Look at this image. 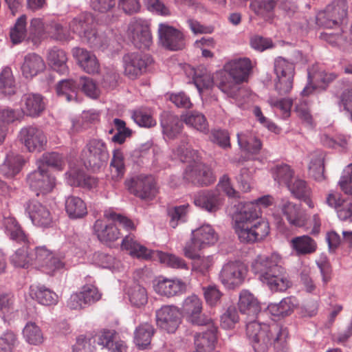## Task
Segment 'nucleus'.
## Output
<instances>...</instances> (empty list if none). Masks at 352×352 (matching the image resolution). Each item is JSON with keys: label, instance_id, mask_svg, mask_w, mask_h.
<instances>
[{"label": "nucleus", "instance_id": "1", "mask_svg": "<svg viewBox=\"0 0 352 352\" xmlns=\"http://www.w3.org/2000/svg\"><path fill=\"white\" fill-rule=\"evenodd\" d=\"M245 333L254 352H267L271 346L274 352L287 351L288 331L277 324L270 325L254 320L246 324Z\"/></svg>", "mask_w": 352, "mask_h": 352}, {"label": "nucleus", "instance_id": "2", "mask_svg": "<svg viewBox=\"0 0 352 352\" xmlns=\"http://www.w3.org/2000/svg\"><path fill=\"white\" fill-rule=\"evenodd\" d=\"M280 258L276 253L258 255L251 265L252 272L272 292H285L293 285L285 268L278 264Z\"/></svg>", "mask_w": 352, "mask_h": 352}, {"label": "nucleus", "instance_id": "3", "mask_svg": "<svg viewBox=\"0 0 352 352\" xmlns=\"http://www.w3.org/2000/svg\"><path fill=\"white\" fill-rule=\"evenodd\" d=\"M234 230L239 241L243 244H253L263 241L270 234L268 221L262 215L255 217L252 214L233 212Z\"/></svg>", "mask_w": 352, "mask_h": 352}, {"label": "nucleus", "instance_id": "4", "mask_svg": "<svg viewBox=\"0 0 352 352\" xmlns=\"http://www.w3.org/2000/svg\"><path fill=\"white\" fill-rule=\"evenodd\" d=\"M252 68L248 58L231 60L225 66L219 88L229 97L237 99L241 91L240 84L247 80Z\"/></svg>", "mask_w": 352, "mask_h": 352}, {"label": "nucleus", "instance_id": "5", "mask_svg": "<svg viewBox=\"0 0 352 352\" xmlns=\"http://www.w3.org/2000/svg\"><path fill=\"white\" fill-rule=\"evenodd\" d=\"M69 29L91 47L104 50L109 45V40L106 34L98 33L95 29L94 19L90 13H83L74 18L69 23Z\"/></svg>", "mask_w": 352, "mask_h": 352}, {"label": "nucleus", "instance_id": "6", "mask_svg": "<svg viewBox=\"0 0 352 352\" xmlns=\"http://www.w3.org/2000/svg\"><path fill=\"white\" fill-rule=\"evenodd\" d=\"M218 240V234L209 224H204L191 232V238L184 248V256L192 260H199L197 251L214 245Z\"/></svg>", "mask_w": 352, "mask_h": 352}, {"label": "nucleus", "instance_id": "7", "mask_svg": "<svg viewBox=\"0 0 352 352\" xmlns=\"http://www.w3.org/2000/svg\"><path fill=\"white\" fill-rule=\"evenodd\" d=\"M181 162L186 164L184 174L191 176H208L211 169L201 162L196 151L187 147L185 143L179 145L175 151Z\"/></svg>", "mask_w": 352, "mask_h": 352}, {"label": "nucleus", "instance_id": "8", "mask_svg": "<svg viewBox=\"0 0 352 352\" xmlns=\"http://www.w3.org/2000/svg\"><path fill=\"white\" fill-rule=\"evenodd\" d=\"M30 250L32 254V265L41 267L42 271L47 274H53L56 270L65 266V263L45 245L38 246L32 241Z\"/></svg>", "mask_w": 352, "mask_h": 352}, {"label": "nucleus", "instance_id": "9", "mask_svg": "<svg viewBox=\"0 0 352 352\" xmlns=\"http://www.w3.org/2000/svg\"><path fill=\"white\" fill-rule=\"evenodd\" d=\"M182 318L191 324L206 325L212 322V318L202 313V301L195 294L188 296L179 309Z\"/></svg>", "mask_w": 352, "mask_h": 352}, {"label": "nucleus", "instance_id": "10", "mask_svg": "<svg viewBox=\"0 0 352 352\" xmlns=\"http://www.w3.org/2000/svg\"><path fill=\"white\" fill-rule=\"evenodd\" d=\"M348 6L346 0H333L325 10L318 14L317 21L325 28H333L340 25L346 19Z\"/></svg>", "mask_w": 352, "mask_h": 352}, {"label": "nucleus", "instance_id": "11", "mask_svg": "<svg viewBox=\"0 0 352 352\" xmlns=\"http://www.w3.org/2000/svg\"><path fill=\"white\" fill-rule=\"evenodd\" d=\"M126 36L139 49L148 48L153 42L150 26L147 21L133 18L128 24Z\"/></svg>", "mask_w": 352, "mask_h": 352}, {"label": "nucleus", "instance_id": "12", "mask_svg": "<svg viewBox=\"0 0 352 352\" xmlns=\"http://www.w3.org/2000/svg\"><path fill=\"white\" fill-rule=\"evenodd\" d=\"M85 165L94 172L100 169L109 158L105 144L99 140H91L82 151Z\"/></svg>", "mask_w": 352, "mask_h": 352}, {"label": "nucleus", "instance_id": "13", "mask_svg": "<svg viewBox=\"0 0 352 352\" xmlns=\"http://www.w3.org/2000/svg\"><path fill=\"white\" fill-rule=\"evenodd\" d=\"M245 264L240 260L228 261L219 273V280L228 289L239 287L245 279Z\"/></svg>", "mask_w": 352, "mask_h": 352}, {"label": "nucleus", "instance_id": "14", "mask_svg": "<svg viewBox=\"0 0 352 352\" xmlns=\"http://www.w3.org/2000/svg\"><path fill=\"white\" fill-rule=\"evenodd\" d=\"M19 141L29 152L40 153L45 150L47 139L43 131L34 126H25L18 134Z\"/></svg>", "mask_w": 352, "mask_h": 352}, {"label": "nucleus", "instance_id": "15", "mask_svg": "<svg viewBox=\"0 0 352 352\" xmlns=\"http://www.w3.org/2000/svg\"><path fill=\"white\" fill-rule=\"evenodd\" d=\"M24 208L34 226L42 229L54 226L52 214L46 206L35 199H32L25 202Z\"/></svg>", "mask_w": 352, "mask_h": 352}, {"label": "nucleus", "instance_id": "16", "mask_svg": "<svg viewBox=\"0 0 352 352\" xmlns=\"http://www.w3.org/2000/svg\"><path fill=\"white\" fill-rule=\"evenodd\" d=\"M157 326L168 333H173L182 323L179 309L174 305H163L155 311Z\"/></svg>", "mask_w": 352, "mask_h": 352}, {"label": "nucleus", "instance_id": "17", "mask_svg": "<svg viewBox=\"0 0 352 352\" xmlns=\"http://www.w3.org/2000/svg\"><path fill=\"white\" fill-rule=\"evenodd\" d=\"M151 62L152 58L148 55L139 52L128 53L123 56L124 74L130 79H135L145 72Z\"/></svg>", "mask_w": 352, "mask_h": 352}, {"label": "nucleus", "instance_id": "18", "mask_svg": "<svg viewBox=\"0 0 352 352\" xmlns=\"http://www.w3.org/2000/svg\"><path fill=\"white\" fill-rule=\"evenodd\" d=\"M151 177H129L124 182V185L129 192L142 200L152 199L156 191L154 180Z\"/></svg>", "mask_w": 352, "mask_h": 352}, {"label": "nucleus", "instance_id": "19", "mask_svg": "<svg viewBox=\"0 0 352 352\" xmlns=\"http://www.w3.org/2000/svg\"><path fill=\"white\" fill-rule=\"evenodd\" d=\"M158 35L160 44L166 49L177 51L185 47L183 33L172 26L160 23L158 28Z\"/></svg>", "mask_w": 352, "mask_h": 352}, {"label": "nucleus", "instance_id": "20", "mask_svg": "<svg viewBox=\"0 0 352 352\" xmlns=\"http://www.w3.org/2000/svg\"><path fill=\"white\" fill-rule=\"evenodd\" d=\"M283 177H274L275 181H277ZM285 185L288 190L290 191L291 195L295 199L301 202L306 204L309 208H313L314 207V202L311 200L312 190L306 181L302 179L300 177H285Z\"/></svg>", "mask_w": 352, "mask_h": 352}, {"label": "nucleus", "instance_id": "21", "mask_svg": "<svg viewBox=\"0 0 352 352\" xmlns=\"http://www.w3.org/2000/svg\"><path fill=\"white\" fill-rule=\"evenodd\" d=\"M101 294L93 285H86L82 287L80 292L72 294L67 302V305L71 309H80L98 301Z\"/></svg>", "mask_w": 352, "mask_h": 352}, {"label": "nucleus", "instance_id": "22", "mask_svg": "<svg viewBox=\"0 0 352 352\" xmlns=\"http://www.w3.org/2000/svg\"><path fill=\"white\" fill-rule=\"evenodd\" d=\"M93 232L100 242L108 245L117 241L121 235L117 224L109 216L107 220L98 219L94 222Z\"/></svg>", "mask_w": 352, "mask_h": 352}, {"label": "nucleus", "instance_id": "23", "mask_svg": "<svg viewBox=\"0 0 352 352\" xmlns=\"http://www.w3.org/2000/svg\"><path fill=\"white\" fill-rule=\"evenodd\" d=\"M223 201L224 198L218 190H206L195 195L193 202L202 210L209 213H215L221 209Z\"/></svg>", "mask_w": 352, "mask_h": 352}, {"label": "nucleus", "instance_id": "24", "mask_svg": "<svg viewBox=\"0 0 352 352\" xmlns=\"http://www.w3.org/2000/svg\"><path fill=\"white\" fill-rule=\"evenodd\" d=\"M299 306L298 299L294 296H287L278 302H269L264 306L265 314L278 318L291 316Z\"/></svg>", "mask_w": 352, "mask_h": 352}, {"label": "nucleus", "instance_id": "25", "mask_svg": "<svg viewBox=\"0 0 352 352\" xmlns=\"http://www.w3.org/2000/svg\"><path fill=\"white\" fill-rule=\"evenodd\" d=\"M121 248L122 250L129 251V255L133 258L144 261H157L158 258L157 253L160 251L148 249L137 241L130 239L127 235L122 239Z\"/></svg>", "mask_w": 352, "mask_h": 352}, {"label": "nucleus", "instance_id": "26", "mask_svg": "<svg viewBox=\"0 0 352 352\" xmlns=\"http://www.w3.org/2000/svg\"><path fill=\"white\" fill-rule=\"evenodd\" d=\"M116 334L115 330L104 329L100 334L95 335L87 340V347H91L92 344L97 343L98 345H102L108 349V352H123L126 349V345L123 340L114 341V337Z\"/></svg>", "mask_w": 352, "mask_h": 352}, {"label": "nucleus", "instance_id": "27", "mask_svg": "<svg viewBox=\"0 0 352 352\" xmlns=\"http://www.w3.org/2000/svg\"><path fill=\"white\" fill-rule=\"evenodd\" d=\"M264 306L266 302H259L250 291L243 289L240 292L238 308L241 314L256 318L259 314H265Z\"/></svg>", "mask_w": 352, "mask_h": 352}, {"label": "nucleus", "instance_id": "28", "mask_svg": "<svg viewBox=\"0 0 352 352\" xmlns=\"http://www.w3.org/2000/svg\"><path fill=\"white\" fill-rule=\"evenodd\" d=\"M154 290L160 296L168 298L182 294L186 290V284L182 279L168 278L159 276L157 283H153Z\"/></svg>", "mask_w": 352, "mask_h": 352}, {"label": "nucleus", "instance_id": "29", "mask_svg": "<svg viewBox=\"0 0 352 352\" xmlns=\"http://www.w3.org/2000/svg\"><path fill=\"white\" fill-rule=\"evenodd\" d=\"M273 197L270 195H263L251 201H239L233 206L234 213L252 214L255 217L262 215L261 206L267 208L273 204Z\"/></svg>", "mask_w": 352, "mask_h": 352}, {"label": "nucleus", "instance_id": "30", "mask_svg": "<svg viewBox=\"0 0 352 352\" xmlns=\"http://www.w3.org/2000/svg\"><path fill=\"white\" fill-rule=\"evenodd\" d=\"M45 109L43 97L38 94H25L22 98L21 112L23 115L35 118L39 116Z\"/></svg>", "mask_w": 352, "mask_h": 352}, {"label": "nucleus", "instance_id": "31", "mask_svg": "<svg viewBox=\"0 0 352 352\" xmlns=\"http://www.w3.org/2000/svg\"><path fill=\"white\" fill-rule=\"evenodd\" d=\"M72 54L80 67L87 73L95 74L98 72L100 63L94 54L83 48L74 47L72 50Z\"/></svg>", "mask_w": 352, "mask_h": 352}, {"label": "nucleus", "instance_id": "32", "mask_svg": "<svg viewBox=\"0 0 352 352\" xmlns=\"http://www.w3.org/2000/svg\"><path fill=\"white\" fill-rule=\"evenodd\" d=\"M30 295L33 300L44 306L55 305L58 301V295L53 290L42 284L31 285Z\"/></svg>", "mask_w": 352, "mask_h": 352}, {"label": "nucleus", "instance_id": "33", "mask_svg": "<svg viewBox=\"0 0 352 352\" xmlns=\"http://www.w3.org/2000/svg\"><path fill=\"white\" fill-rule=\"evenodd\" d=\"M45 67V63L39 55L28 54L25 56L21 66L22 74L26 78H32L43 72Z\"/></svg>", "mask_w": 352, "mask_h": 352}, {"label": "nucleus", "instance_id": "34", "mask_svg": "<svg viewBox=\"0 0 352 352\" xmlns=\"http://www.w3.org/2000/svg\"><path fill=\"white\" fill-rule=\"evenodd\" d=\"M65 208L66 214L72 220L85 217L87 214L85 202L80 197L70 195L65 199Z\"/></svg>", "mask_w": 352, "mask_h": 352}, {"label": "nucleus", "instance_id": "35", "mask_svg": "<svg viewBox=\"0 0 352 352\" xmlns=\"http://www.w3.org/2000/svg\"><path fill=\"white\" fill-rule=\"evenodd\" d=\"M64 162L62 156L56 152L44 153L42 157L36 161L37 170L41 175H43L48 172V168L52 167L58 170L63 168Z\"/></svg>", "mask_w": 352, "mask_h": 352}, {"label": "nucleus", "instance_id": "36", "mask_svg": "<svg viewBox=\"0 0 352 352\" xmlns=\"http://www.w3.org/2000/svg\"><path fill=\"white\" fill-rule=\"evenodd\" d=\"M290 245L298 256L311 254L317 249L316 242L308 234L292 238Z\"/></svg>", "mask_w": 352, "mask_h": 352}, {"label": "nucleus", "instance_id": "37", "mask_svg": "<svg viewBox=\"0 0 352 352\" xmlns=\"http://www.w3.org/2000/svg\"><path fill=\"white\" fill-rule=\"evenodd\" d=\"M25 162L22 155L10 153L0 167L1 172L5 176H14L20 173Z\"/></svg>", "mask_w": 352, "mask_h": 352}, {"label": "nucleus", "instance_id": "38", "mask_svg": "<svg viewBox=\"0 0 352 352\" xmlns=\"http://www.w3.org/2000/svg\"><path fill=\"white\" fill-rule=\"evenodd\" d=\"M207 330L201 333L199 340H197L195 344L197 348L205 349L206 352H212L216 346L217 342V327L214 325L213 320L212 322L206 324Z\"/></svg>", "mask_w": 352, "mask_h": 352}, {"label": "nucleus", "instance_id": "39", "mask_svg": "<svg viewBox=\"0 0 352 352\" xmlns=\"http://www.w3.org/2000/svg\"><path fill=\"white\" fill-rule=\"evenodd\" d=\"M155 329L148 324L144 323L137 327L134 331L133 341L138 349L144 350L151 344Z\"/></svg>", "mask_w": 352, "mask_h": 352}, {"label": "nucleus", "instance_id": "40", "mask_svg": "<svg viewBox=\"0 0 352 352\" xmlns=\"http://www.w3.org/2000/svg\"><path fill=\"white\" fill-rule=\"evenodd\" d=\"M30 244L31 242H28V245H23L10 256V262L14 267L28 269L33 265Z\"/></svg>", "mask_w": 352, "mask_h": 352}, {"label": "nucleus", "instance_id": "41", "mask_svg": "<svg viewBox=\"0 0 352 352\" xmlns=\"http://www.w3.org/2000/svg\"><path fill=\"white\" fill-rule=\"evenodd\" d=\"M161 126L165 135L168 138H174L182 131V120L177 116L165 113L162 117Z\"/></svg>", "mask_w": 352, "mask_h": 352}, {"label": "nucleus", "instance_id": "42", "mask_svg": "<svg viewBox=\"0 0 352 352\" xmlns=\"http://www.w3.org/2000/svg\"><path fill=\"white\" fill-rule=\"evenodd\" d=\"M5 233L10 239L16 241L18 243L28 245V242H32V239L25 233L22 227L16 219H9L5 227Z\"/></svg>", "mask_w": 352, "mask_h": 352}, {"label": "nucleus", "instance_id": "43", "mask_svg": "<svg viewBox=\"0 0 352 352\" xmlns=\"http://www.w3.org/2000/svg\"><path fill=\"white\" fill-rule=\"evenodd\" d=\"M181 118L187 126L204 133L208 132V122L203 113L197 111H188L182 114Z\"/></svg>", "mask_w": 352, "mask_h": 352}, {"label": "nucleus", "instance_id": "44", "mask_svg": "<svg viewBox=\"0 0 352 352\" xmlns=\"http://www.w3.org/2000/svg\"><path fill=\"white\" fill-rule=\"evenodd\" d=\"M237 142L239 147L251 154H257L262 148L260 140L250 131L238 133Z\"/></svg>", "mask_w": 352, "mask_h": 352}, {"label": "nucleus", "instance_id": "45", "mask_svg": "<svg viewBox=\"0 0 352 352\" xmlns=\"http://www.w3.org/2000/svg\"><path fill=\"white\" fill-rule=\"evenodd\" d=\"M47 60L53 69L60 74H65L68 71L66 53L60 49L53 47L47 53Z\"/></svg>", "mask_w": 352, "mask_h": 352}, {"label": "nucleus", "instance_id": "46", "mask_svg": "<svg viewBox=\"0 0 352 352\" xmlns=\"http://www.w3.org/2000/svg\"><path fill=\"white\" fill-rule=\"evenodd\" d=\"M56 177H27V182L29 183L30 188L35 191L36 195H45L55 187Z\"/></svg>", "mask_w": 352, "mask_h": 352}, {"label": "nucleus", "instance_id": "47", "mask_svg": "<svg viewBox=\"0 0 352 352\" xmlns=\"http://www.w3.org/2000/svg\"><path fill=\"white\" fill-rule=\"evenodd\" d=\"M78 89V81L65 79L58 83L56 93L58 96L65 98L67 101H72L76 99Z\"/></svg>", "mask_w": 352, "mask_h": 352}, {"label": "nucleus", "instance_id": "48", "mask_svg": "<svg viewBox=\"0 0 352 352\" xmlns=\"http://www.w3.org/2000/svg\"><path fill=\"white\" fill-rule=\"evenodd\" d=\"M193 82L199 93L205 89H210L214 84L213 77L210 72L204 67L195 70Z\"/></svg>", "mask_w": 352, "mask_h": 352}, {"label": "nucleus", "instance_id": "49", "mask_svg": "<svg viewBox=\"0 0 352 352\" xmlns=\"http://www.w3.org/2000/svg\"><path fill=\"white\" fill-rule=\"evenodd\" d=\"M189 205L184 204L168 208L167 214L170 218L169 226L172 228H176L179 223L187 221L188 208Z\"/></svg>", "mask_w": 352, "mask_h": 352}, {"label": "nucleus", "instance_id": "50", "mask_svg": "<svg viewBox=\"0 0 352 352\" xmlns=\"http://www.w3.org/2000/svg\"><path fill=\"white\" fill-rule=\"evenodd\" d=\"M23 335L30 344L38 345L43 342L42 331L35 322H28L23 329Z\"/></svg>", "mask_w": 352, "mask_h": 352}, {"label": "nucleus", "instance_id": "51", "mask_svg": "<svg viewBox=\"0 0 352 352\" xmlns=\"http://www.w3.org/2000/svg\"><path fill=\"white\" fill-rule=\"evenodd\" d=\"M281 210L290 225L298 228L305 226V220L302 219L297 212L296 204L287 201L283 204Z\"/></svg>", "mask_w": 352, "mask_h": 352}, {"label": "nucleus", "instance_id": "52", "mask_svg": "<svg viewBox=\"0 0 352 352\" xmlns=\"http://www.w3.org/2000/svg\"><path fill=\"white\" fill-rule=\"evenodd\" d=\"M0 91L2 94L8 96L15 93V82L9 67L3 69L0 74Z\"/></svg>", "mask_w": 352, "mask_h": 352}, {"label": "nucleus", "instance_id": "53", "mask_svg": "<svg viewBox=\"0 0 352 352\" xmlns=\"http://www.w3.org/2000/svg\"><path fill=\"white\" fill-rule=\"evenodd\" d=\"M131 118L138 125L142 127L150 128L156 124L151 110L146 108H140L133 111Z\"/></svg>", "mask_w": 352, "mask_h": 352}, {"label": "nucleus", "instance_id": "54", "mask_svg": "<svg viewBox=\"0 0 352 352\" xmlns=\"http://www.w3.org/2000/svg\"><path fill=\"white\" fill-rule=\"evenodd\" d=\"M129 301L136 307L144 306L148 302V295L146 289L140 285H135L129 291Z\"/></svg>", "mask_w": 352, "mask_h": 352}, {"label": "nucleus", "instance_id": "55", "mask_svg": "<svg viewBox=\"0 0 352 352\" xmlns=\"http://www.w3.org/2000/svg\"><path fill=\"white\" fill-rule=\"evenodd\" d=\"M17 335L12 330H6L0 335V352H13L18 345Z\"/></svg>", "mask_w": 352, "mask_h": 352}, {"label": "nucleus", "instance_id": "56", "mask_svg": "<svg viewBox=\"0 0 352 352\" xmlns=\"http://www.w3.org/2000/svg\"><path fill=\"white\" fill-rule=\"evenodd\" d=\"M157 254H158L157 261L160 263L166 264L168 267L173 268L188 269L186 261L181 257L162 251Z\"/></svg>", "mask_w": 352, "mask_h": 352}, {"label": "nucleus", "instance_id": "57", "mask_svg": "<svg viewBox=\"0 0 352 352\" xmlns=\"http://www.w3.org/2000/svg\"><path fill=\"white\" fill-rule=\"evenodd\" d=\"M239 321L238 311L234 306H229L221 316V327L224 329H232Z\"/></svg>", "mask_w": 352, "mask_h": 352}, {"label": "nucleus", "instance_id": "58", "mask_svg": "<svg viewBox=\"0 0 352 352\" xmlns=\"http://www.w3.org/2000/svg\"><path fill=\"white\" fill-rule=\"evenodd\" d=\"M274 67V72L276 76H294V63L281 56L275 59Z\"/></svg>", "mask_w": 352, "mask_h": 352}, {"label": "nucleus", "instance_id": "59", "mask_svg": "<svg viewBox=\"0 0 352 352\" xmlns=\"http://www.w3.org/2000/svg\"><path fill=\"white\" fill-rule=\"evenodd\" d=\"M26 19L25 14L21 15L16 21L10 31V38L13 43H21L26 36Z\"/></svg>", "mask_w": 352, "mask_h": 352}, {"label": "nucleus", "instance_id": "60", "mask_svg": "<svg viewBox=\"0 0 352 352\" xmlns=\"http://www.w3.org/2000/svg\"><path fill=\"white\" fill-rule=\"evenodd\" d=\"M268 103L272 107L280 111L283 118L287 119L290 116L291 108L293 104V100L291 98H285L278 100L275 98H270Z\"/></svg>", "mask_w": 352, "mask_h": 352}, {"label": "nucleus", "instance_id": "61", "mask_svg": "<svg viewBox=\"0 0 352 352\" xmlns=\"http://www.w3.org/2000/svg\"><path fill=\"white\" fill-rule=\"evenodd\" d=\"M278 0L254 1L250 3L251 9L257 14L264 16L272 12L276 6Z\"/></svg>", "mask_w": 352, "mask_h": 352}, {"label": "nucleus", "instance_id": "62", "mask_svg": "<svg viewBox=\"0 0 352 352\" xmlns=\"http://www.w3.org/2000/svg\"><path fill=\"white\" fill-rule=\"evenodd\" d=\"M205 300L210 306H215L220 302L223 293L214 284L203 287Z\"/></svg>", "mask_w": 352, "mask_h": 352}, {"label": "nucleus", "instance_id": "63", "mask_svg": "<svg viewBox=\"0 0 352 352\" xmlns=\"http://www.w3.org/2000/svg\"><path fill=\"white\" fill-rule=\"evenodd\" d=\"M316 265L320 270L323 283L327 284L331 279L332 267L325 254H320L319 261H316Z\"/></svg>", "mask_w": 352, "mask_h": 352}, {"label": "nucleus", "instance_id": "64", "mask_svg": "<svg viewBox=\"0 0 352 352\" xmlns=\"http://www.w3.org/2000/svg\"><path fill=\"white\" fill-rule=\"evenodd\" d=\"M78 87L81 86L82 91L91 98H96L99 96V89L94 80L87 77H80L78 80Z\"/></svg>", "mask_w": 352, "mask_h": 352}]
</instances>
